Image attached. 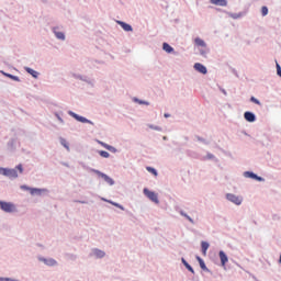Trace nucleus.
<instances>
[{"instance_id":"f257e3e1","label":"nucleus","mask_w":281,"mask_h":281,"mask_svg":"<svg viewBox=\"0 0 281 281\" xmlns=\"http://www.w3.org/2000/svg\"><path fill=\"white\" fill-rule=\"evenodd\" d=\"M0 209L2 210V212H7L9 214L12 212H16V206L12 202L0 201Z\"/></svg>"},{"instance_id":"f03ea898","label":"nucleus","mask_w":281,"mask_h":281,"mask_svg":"<svg viewBox=\"0 0 281 281\" xmlns=\"http://www.w3.org/2000/svg\"><path fill=\"white\" fill-rule=\"evenodd\" d=\"M144 194L149 199V201H153V203L159 204V198L157 196V193L148 190L147 188L144 189Z\"/></svg>"},{"instance_id":"7ed1b4c3","label":"nucleus","mask_w":281,"mask_h":281,"mask_svg":"<svg viewBox=\"0 0 281 281\" xmlns=\"http://www.w3.org/2000/svg\"><path fill=\"white\" fill-rule=\"evenodd\" d=\"M92 172H94L95 175H98V177H101V179H104V181L106 183H109V186H113L115 182L111 179V177L106 176V173H103L102 171L95 170L93 169Z\"/></svg>"},{"instance_id":"20e7f679","label":"nucleus","mask_w":281,"mask_h":281,"mask_svg":"<svg viewBox=\"0 0 281 281\" xmlns=\"http://www.w3.org/2000/svg\"><path fill=\"white\" fill-rule=\"evenodd\" d=\"M226 199H227L228 201H231L232 203H235V205H240V203H243V198L237 196V195H234V194H232V193H228V194L226 195Z\"/></svg>"},{"instance_id":"39448f33","label":"nucleus","mask_w":281,"mask_h":281,"mask_svg":"<svg viewBox=\"0 0 281 281\" xmlns=\"http://www.w3.org/2000/svg\"><path fill=\"white\" fill-rule=\"evenodd\" d=\"M21 189H22V190H29L32 195H34V194L41 195V194H43V192H44L43 189H34V188H30V187H27V186H22Z\"/></svg>"},{"instance_id":"423d86ee","label":"nucleus","mask_w":281,"mask_h":281,"mask_svg":"<svg viewBox=\"0 0 281 281\" xmlns=\"http://www.w3.org/2000/svg\"><path fill=\"white\" fill-rule=\"evenodd\" d=\"M70 115L71 117H74L75 120H77V122H81L82 124H89L91 121L90 120H87L86 117L83 116H80L74 112H70Z\"/></svg>"},{"instance_id":"0eeeda50","label":"nucleus","mask_w":281,"mask_h":281,"mask_svg":"<svg viewBox=\"0 0 281 281\" xmlns=\"http://www.w3.org/2000/svg\"><path fill=\"white\" fill-rule=\"evenodd\" d=\"M194 69H195V71H199L200 74H203V75L207 74V68L205 66H203V64H201V63L194 64Z\"/></svg>"},{"instance_id":"6e6552de","label":"nucleus","mask_w":281,"mask_h":281,"mask_svg":"<svg viewBox=\"0 0 281 281\" xmlns=\"http://www.w3.org/2000/svg\"><path fill=\"white\" fill-rule=\"evenodd\" d=\"M220 260H221L222 267H225L227 262H229V258H227V255L223 250L220 251Z\"/></svg>"},{"instance_id":"1a4fd4ad","label":"nucleus","mask_w":281,"mask_h":281,"mask_svg":"<svg viewBox=\"0 0 281 281\" xmlns=\"http://www.w3.org/2000/svg\"><path fill=\"white\" fill-rule=\"evenodd\" d=\"M244 117L246 122H256V114L251 112H245Z\"/></svg>"},{"instance_id":"9d476101","label":"nucleus","mask_w":281,"mask_h":281,"mask_svg":"<svg viewBox=\"0 0 281 281\" xmlns=\"http://www.w3.org/2000/svg\"><path fill=\"white\" fill-rule=\"evenodd\" d=\"M117 24L121 25V27L125 32H133V26H131V24H126L125 22H122V21H117Z\"/></svg>"},{"instance_id":"9b49d317","label":"nucleus","mask_w":281,"mask_h":281,"mask_svg":"<svg viewBox=\"0 0 281 281\" xmlns=\"http://www.w3.org/2000/svg\"><path fill=\"white\" fill-rule=\"evenodd\" d=\"M245 177H248L249 179H256V181H262L261 177H258L256 173L251 172V171H246Z\"/></svg>"},{"instance_id":"f8f14e48","label":"nucleus","mask_w":281,"mask_h":281,"mask_svg":"<svg viewBox=\"0 0 281 281\" xmlns=\"http://www.w3.org/2000/svg\"><path fill=\"white\" fill-rule=\"evenodd\" d=\"M7 177L10 179H16L19 177V173L16 172V169H8Z\"/></svg>"},{"instance_id":"ddd939ff","label":"nucleus","mask_w":281,"mask_h":281,"mask_svg":"<svg viewBox=\"0 0 281 281\" xmlns=\"http://www.w3.org/2000/svg\"><path fill=\"white\" fill-rule=\"evenodd\" d=\"M211 3L213 5H221L222 8H225V5H227V0H211Z\"/></svg>"},{"instance_id":"4468645a","label":"nucleus","mask_w":281,"mask_h":281,"mask_svg":"<svg viewBox=\"0 0 281 281\" xmlns=\"http://www.w3.org/2000/svg\"><path fill=\"white\" fill-rule=\"evenodd\" d=\"M201 247L203 256H207V249H210V244L207 241H202Z\"/></svg>"},{"instance_id":"2eb2a0df","label":"nucleus","mask_w":281,"mask_h":281,"mask_svg":"<svg viewBox=\"0 0 281 281\" xmlns=\"http://www.w3.org/2000/svg\"><path fill=\"white\" fill-rule=\"evenodd\" d=\"M194 43L198 47H207V44H205V41L201 40V37H196Z\"/></svg>"},{"instance_id":"dca6fc26","label":"nucleus","mask_w":281,"mask_h":281,"mask_svg":"<svg viewBox=\"0 0 281 281\" xmlns=\"http://www.w3.org/2000/svg\"><path fill=\"white\" fill-rule=\"evenodd\" d=\"M162 49L167 52V54H172V52H175V48H172V46H170L168 43L162 44Z\"/></svg>"},{"instance_id":"f3484780","label":"nucleus","mask_w":281,"mask_h":281,"mask_svg":"<svg viewBox=\"0 0 281 281\" xmlns=\"http://www.w3.org/2000/svg\"><path fill=\"white\" fill-rule=\"evenodd\" d=\"M196 260H198L201 269H203V271H207V266H205V261H203L201 257H196Z\"/></svg>"},{"instance_id":"a211bd4d","label":"nucleus","mask_w":281,"mask_h":281,"mask_svg":"<svg viewBox=\"0 0 281 281\" xmlns=\"http://www.w3.org/2000/svg\"><path fill=\"white\" fill-rule=\"evenodd\" d=\"M45 265H47L48 267H55V265H57L55 259H44Z\"/></svg>"},{"instance_id":"6ab92c4d","label":"nucleus","mask_w":281,"mask_h":281,"mask_svg":"<svg viewBox=\"0 0 281 281\" xmlns=\"http://www.w3.org/2000/svg\"><path fill=\"white\" fill-rule=\"evenodd\" d=\"M27 74L33 76V78H38V72L32 68H26Z\"/></svg>"},{"instance_id":"aec40b11","label":"nucleus","mask_w":281,"mask_h":281,"mask_svg":"<svg viewBox=\"0 0 281 281\" xmlns=\"http://www.w3.org/2000/svg\"><path fill=\"white\" fill-rule=\"evenodd\" d=\"M182 263L184 265V267L188 269V271H190L191 273H194V269L192 268V266H190L188 263V261H186V259L182 258Z\"/></svg>"},{"instance_id":"412c9836","label":"nucleus","mask_w":281,"mask_h":281,"mask_svg":"<svg viewBox=\"0 0 281 281\" xmlns=\"http://www.w3.org/2000/svg\"><path fill=\"white\" fill-rule=\"evenodd\" d=\"M94 256H97V258H104L105 254H104V251H102L100 249H95Z\"/></svg>"},{"instance_id":"4be33fe9","label":"nucleus","mask_w":281,"mask_h":281,"mask_svg":"<svg viewBox=\"0 0 281 281\" xmlns=\"http://www.w3.org/2000/svg\"><path fill=\"white\" fill-rule=\"evenodd\" d=\"M99 155H100V157H103L104 159H109L111 157L109 151H104V150H100Z\"/></svg>"},{"instance_id":"5701e85b","label":"nucleus","mask_w":281,"mask_h":281,"mask_svg":"<svg viewBox=\"0 0 281 281\" xmlns=\"http://www.w3.org/2000/svg\"><path fill=\"white\" fill-rule=\"evenodd\" d=\"M147 172H151V175H154L155 177H157V170L153 167H147L146 168Z\"/></svg>"},{"instance_id":"b1692460","label":"nucleus","mask_w":281,"mask_h":281,"mask_svg":"<svg viewBox=\"0 0 281 281\" xmlns=\"http://www.w3.org/2000/svg\"><path fill=\"white\" fill-rule=\"evenodd\" d=\"M55 34H56L57 38H59L60 41H65V33L56 32Z\"/></svg>"},{"instance_id":"393cba45","label":"nucleus","mask_w":281,"mask_h":281,"mask_svg":"<svg viewBox=\"0 0 281 281\" xmlns=\"http://www.w3.org/2000/svg\"><path fill=\"white\" fill-rule=\"evenodd\" d=\"M0 175L8 177V168L0 167Z\"/></svg>"},{"instance_id":"a878e982","label":"nucleus","mask_w":281,"mask_h":281,"mask_svg":"<svg viewBox=\"0 0 281 281\" xmlns=\"http://www.w3.org/2000/svg\"><path fill=\"white\" fill-rule=\"evenodd\" d=\"M261 14H262V16H267V14H269V9L267 7H262Z\"/></svg>"},{"instance_id":"bb28decb","label":"nucleus","mask_w":281,"mask_h":281,"mask_svg":"<svg viewBox=\"0 0 281 281\" xmlns=\"http://www.w3.org/2000/svg\"><path fill=\"white\" fill-rule=\"evenodd\" d=\"M250 102H254V104H258L259 106L262 105V103H260V101L258 99H256V97H251Z\"/></svg>"},{"instance_id":"cd10ccee","label":"nucleus","mask_w":281,"mask_h":281,"mask_svg":"<svg viewBox=\"0 0 281 281\" xmlns=\"http://www.w3.org/2000/svg\"><path fill=\"white\" fill-rule=\"evenodd\" d=\"M181 215L184 216L186 218H188V221H190V223H194V221L192 220V217H190L188 214L181 212Z\"/></svg>"},{"instance_id":"c85d7f7f","label":"nucleus","mask_w":281,"mask_h":281,"mask_svg":"<svg viewBox=\"0 0 281 281\" xmlns=\"http://www.w3.org/2000/svg\"><path fill=\"white\" fill-rule=\"evenodd\" d=\"M8 78H11V80H15L16 82H19V77L14 76V75H7Z\"/></svg>"},{"instance_id":"c756f323","label":"nucleus","mask_w":281,"mask_h":281,"mask_svg":"<svg viewBox=\"0 0 281 281\" xmlns=\"http://www.w3.org/2000/svg\"><path fill=\"white\" fill-rule=\"evenodd\" d=\"M112 205H114V207H119L120 210H124V206H122L121 204H117L115 202H110Z\"/></svg>"},{"instance_id":"7c9ffc66","label":"nucleus","mask_w":281,"mask_h":281,"mask_svg":"<svg viewBox=\"0 0 281 281\" xmlns=\"http://www.w3.org/2000/svg\"><path fill=\"white\" fill-rule=\"evenodd\" d=\"M99 144L103 147V148H105L106 150L109 149V144H106V143H103V142H99Z\"/></svg>"},{"instance_id":"2f4dec72","label":"nucleus","mask_w":281,"mask_h":281,"mask_svg":"<svg viewBox=\"0 0 281 281\" xmlns=\"http://www.w3.org/2000/svg\"><path fill=\"white\" fill-rule=\"evenodd\" d=\"M277 74L281 78V67H280V64H277Z\"/></svg>"},{"instance_id":"473e14b6","label":"nucleus","mask_w":281,"mask_h":281,"mask_svg":"<svg viewBox=\"0 0 281 281\" xmlns=\"http://www.w3.org/2000/svg\"><path fill=\"white\" fill-rule=\"evenodd\" d=\"M15 168L20 173H23V165H18Z\"/></svg>"},{"instance_id":"72a5a7b5","label":"nucleus","mask_w":281,"mask_h":281,"mask_svg":"<svg viewBox=\"0 0 281 281\" xmlns=\"http://www.w3.org/2000/svg\"><path fill=\"white\" fill-rule=\"evenodd\" d=\"M108 150H110V153H115V147L109 145Z\"/></svg>"},{"instance_id":"f704fd0d","label":"nucleus","mask_w":281,"mask_h":281,"mask_svg":"<svg viewBox=\"0 0 281 281\" xmlns=\"http://www.w3.org/2000/svg\"><path fill=\"white\" fill-rule=\"evenodd\" d=\"M61 144H63V146H65V148H69V146H67V140L61 139Z\"/></svg>"},{"instance_id":"c9c22d12","label":"nucleus","mask_w":281,"mask_h":281,"mask_svg":"<svg viewBox=\"0 0 281 281\" xmlns=\"http://www.w3.org/2000/svg\"><path fill=\"white\" fill-rule=\"evenodd\" d=\"M139 103H140V104H148L147 102H143V101H140Z\"/></svg>"},{"instance_id":"e433bc0d","label":"nucleus","mask_w":281,"mask_h":281,"mask_svg":"<svg viewBox=\"0 0 281 281\" xmlns=\"http://www.w3.org/2000/svg\"><path fill=\"white\" fill-rule=\"evenodd\" d=\"M165 117H170V114H165Z\"/></svg>"},{"instance_id":"4c0bfd02","label":"nucleus","mask_w":281,"mask_h":281,"mask_svg":"<svg viewBox=\"0 0 281 281\" xmlns=\"http://www.w3.org/2000/svg\"><path fill=\"white\" fill-rule=\"evenodd\" d=\"M279 262H281V255H280V259H279Z\"/></svg>"},{"instance_id":"58836bf2","label":"nucleus","mask_w":281,"mask_h":281,"mask_svg":"<svg viewBox=\"0 0 281 281\" xmlns=\"http://www.w3.org/2000/svg\"><path fill=\"white\" fill-rule=\"evenodd\" d=\"M5 281H10V279H4Z\"/></svg>"}]
</instances>
